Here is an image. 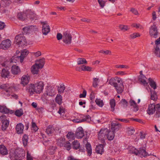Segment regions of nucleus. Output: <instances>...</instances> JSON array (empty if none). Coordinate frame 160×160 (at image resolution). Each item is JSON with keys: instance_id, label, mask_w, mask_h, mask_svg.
<instances>
[{"instance_id": "61", "label": "nucleus", "mask_w": 160, "mask_h": 160, "mask_svg": "<svg viewBox=\"0 0 160 160\" xmlns=\"http://www.w3.org/2000/svg\"><path fill=\"white\" fill-rule=\"evenodd\" d=\"M26 157L27 160H33V157L28 151L27 152Z\"/></svg>"}, {"instance_id": "20", "label": "nucleus", "mask_w": 160, "mask_h": 160, "mask_svg": "<svg viewBox=\"0 0 160 160\" xmlns=\"http://www.w3.org/2000/svg\"><path fill=\"white\" fill-rule=\"evenodd\" d=\"M1 76L4 78H8L10 76V72L7 69L4 68L2 70Z\"/></svg>"}, {"instance_id": "25", "label": "nucleus", "mask_w": 160, "mask_h": 160, "mask_svg": "<svg viewBox=\"0 0 160 160\" xmlns=\"http://www.w3.org/2000/svg\"><path fill=\"white\" fill-rule=\"evenodd\" d=\"M121 125L118 123H112L111 125V130L115 132V131H118L121 127Z\"/></svg>"}, {"instance_id": "23", "label": "nucleus", "mask_w": 160, "mask_h": 160, "mask_svg": "<svg viewBox=\"0 0 160 160\" xmlns=\"http://www.w3.org/2000/svg\"><path fill=\"white\" fill-rule=\"evenodd\" d=\"M41 68L39 67L35 64L33 65L31 67V72L34 74H38L39 70Z\"/></svg>"}, {"instance_id": "17", "label": "nucleus", "mask_w": 160, "mask_h": 160, "mask_svg": "<svg viewBox=\"0 0 160 160\" xmlns=\"http://www.w3.org/2000/svg\"><path fill=\"white\" fill-rule=\"evenodd\" d=\"M45 92L47 95L50 96H54L56 93L55 89L51 87H47Z\"/></svg>"}, {"instance_id": "56", "label": "nucleus", "mask_w": 160, "mask_h": 160, "mask_svg": "<svg viewBox=\"0 0 160 160\" xmlns=\"http://www.w3.org/2000/svg\"><path fill=\"white\" fill-rule=\"evenodd\" d=\"M41 135L42 136V138H43V144L45 145L46 146L47 145V143L49 141L48 140H47L45 136V135L43 134L42 133H40Z\"/></svg>"}, {"instance_id": "27", "label": "nucleus", "mask_w": 160, "mask_h": 160, "mask_svg": "<svg viewBox=\"0 0 160 160\" xmlns=\"http://www.w3.org/2000/svg\"><path fill=\"white\" fill-rule=\"evenodd\" d=\"M18 18L19 20L23 21L27 19V11L25 12L18 13Z\"/></svg>"}, {"instance_id": "3", "label": "nucleus", "mask_w": 160, "mask_h": 160, "mask_svg": "<svg viewBox=\"0 0 160 160\" xmlns=\"http://www.w3.org/2000/svg\"><path fill=\"white\" fill-rule=\"evenodd\" d=\"M29 53V52L27 49L23 50L21 51V55L20 56H15L12 57L11 62L16 63L17 61H19L22 63L24 58L26 57Z\"/></svg>"}, {"instance_id": "12", "label": "nucleus", "mask_w": 160, "mask_h": 160, "mask_svg": "<svg viewBox=\"0 0 160 160\" xmlns=\"http://www.w3.org/2000/svg\"><path fill=\"white\" fill-rule=\"evenodd\" d=\"M79 116V117H78V118L73 119L72 120L73 122H74L79 123L88 121L90 118V117L89 115L86 116L85 118H84L85 116L82 115H80Z\"/></svg>"}, {"instance_id": "10", "label": "nucleus", "mask_w": 160, "mask_h": 160, "mask_svg": "<svg viewBox=\"0 0 160 160\" xmlns=\"http://www.w3.org/2000/svg\"><path fill=\"white\" fill-rule=\"evenodd\" d=\"M72 37L70 33L68 32L63 33V41L66 44L69 45L71 44Z\"/></svg>"}, {"instance_id": "41", "label": "nucleus", "mask_w": 160, "mask_h": 160, "mask_svg": "<svg viewBox=\"0 0 160 160\" xmlns=\"http://www.w3.org/2000/svg\"><path fill=\"white\" fill-rule=\"evenodd\" d=\"M28 135H24L22 138V142L23 145L26 146L28 142Z\"/></svg>"}, {"instance_id": "34", "label": "nucleus", "mask_w": 160, "mask_h": 160, "mask_svg": "<svg viewBox=\"0 0 160 160\" xmlns=\"http://www.w3.org/2000/svg\"><path fill=\"white\" fill-rule=\"evenodd\" d=\"M7 150L5 147L3 145L0 146V153L2 155H5L8 154Z\"/></svg>"}, {"instance_id": "53", "label": "nucleus", "mask_w": 160, "mask_h": 160, "mask_svg": "<svg viewBox=\"0 0 160 160\" xmlns=\"http://www.w3.org/2000/svg\"><path fill=\"white\" fill-rule=\"evenodd\" d=\"M63 146L68 151L71 148V144L68 142H66L64 145Z\"/></svg>"}, {"instance_id": "55", "label": "nucleus", "mask_w": 160, "mask_h": 160, "mask_svg": "<svg viewBox=\"0 0 160 160\" xmlns=\"http://www.w3.org/2000/svg\"><path fill=\"white\" fill-rule=\"evenodd\" d=\"M140 34L138 33H134L131 34L130 35V37L132 39H134L137 37H139L140 36Z\"/></svg>"}, {"instance_id": "54", "label": "nucleus", "mask_w": 160, "mask_h": 160, "mask_svg": "<svg viewBox=\"0 0 160 160\" xmlns=\"http://www.w3.org/2000/svg\"><path fill=\"white\" fill-rule=\"evenodd\" d=\"M32 129L35 132L37 131L38 129L36 123L33 122V121L32 122Z\"/></svg>"}, {"instance_id": "52", "label": "nucleus", "mask_w": 160, "mask_h": 160, "mask_svg": "<svg viewBox=\"0 0 160 160\" xmlns=\"http://www.w3.org/2000/svg\"><path fill=\"white\" fill-rule=\"evenodd\" d=\"M67 137L69 139H73L75 138V136L73 133L69 132L67 135Z\"/></svg>"}, {"instance_id": "13", "label": "nucleus", "mask_w": 160, "mask_h": 160, "mask_svg": "<svg viewBox=\"0 0 160 160\" xmlns=\"http://www.w3.org/2000/svg\"><path fill=\"white\" fill-rule=\"evenodd\" d=\"M50 29L47 22L42 23V32L43 34L46 35L50 32Z\"/></svg>"}, {"instance_id": "64", "label": "nucleus", "mask_w": 160, "mask_h": 160, "mask_svg": "<svg viewBox=\"0 0 160 160\" xmlns=\"http://www.w3.org/2000/svg\"><path fill=\"white\" fill-rule=\"evenodd\" d=\"M156 111V114L155 116L156 118H159L160 117V107L158 108Z\"/></svg>"}, {"instance_id": "8", "label": "nucleus", "mask_w": 160, "mask_h": 160, "mask_svg": "<svg viewBox=\"0 0 160 160\" xmlns=\"http://www.w3.org/2000/svg\"><path fill=\"white\" fill-rule=\"evenodd\" d=\"M0 119L2 124V131H4L7 129L9 126V120L4 115L1 116L0 117Z\"/></svg>"}, {"instance_id": "62", "label": "nucleus", "mask_w": 160, "mask_h": 160, "mask_svg": "<svg viewBox=\"0 0 160 160\" xmlns=\"http://www.w3.org/2000/svg\"><path fill=\"white\" fill-rule=\"evenodd\" d=\"M132 26L137 28L142 29L143 28V27L138 23H134L132 24Z\"/></svg>"}, {"instance_id": "2", "label": "nucleus", "mask_w": 160, "mask_h": 160, "mask_svg": "<svg viewBox=\"0 0 160 160\" xmlns=\"http://www.w3.org/2000/svg\"><path fill=\"white\" fill-rule=\"evenodd\" d=\"M23 153L21 148L16 150L13 152H10L9 156L11 160H21L24 156Z\"/></svg>"}, {"instance_id": "21", "label": "nucleus", "mask_w": 160, "mask_h": 160, "mask_svg": "<svg viewBox=\"0 0 160 160\" xmlns=\"http://www.w3.org/2000/svg\"><path fill=\"white\" fill-rule=\"evenodd\" d=\"M105 143H102V144H100L97 145L96 148V152L98 153L102 154L104 152L103 148Z\"/></svg>"}, {"instance_id": "43", "label": "nucleus", "mask_w": 160, "mask_h": 160, "mask_svg": "<svg viewBox=\"0 0 160 160\" xmlns=\"http://www.w3.org/2000/svg\"><path fill=\"white\" fill-rule=\"evenodd\" d=\"M56 101L60 105L62 102V97L60 94H57L56 98Z\"/></svg>"}, {"instance_id": "58", "label": "nucleus", "mask_w": 160, "mask_h": 160, "mask_svg": "<svg viewBox=\"0 0 160 160\" xmlns=\"http://www.w3.org/2000/svg\"><path fill=\"white\" fill-rule=\"evenodd\" d=\"M98 2L101 7L103 8L105 5V1L104 0H98Z\"/></svg>"}, {"instance_id": "49", "label": "nucleus", "mask_w": 160, "mask_h": 160, "mask_svg": "<svg viewBox=\"0 0 160 160\" xmlns=\"http://www.w3.org/2000/svg\"><path fill=\"white\" fill-rule=\"evenodd\" d=\"M119 28L121 30L123 31H127L129 29V28L128 26L123 25H119Z\"/></svg>"}, {"instance_id": "11", "label": "nucleus", "mask_w": 160, "mask_h": 160, "mask_svg": "<svg viewBox=\"0 0 160 160\" xmlns=\"http://www.w3.org/2000/svg\"><path fill=\"white\" fill-rule=\"evenodd\" d=\"M11 46V42L9 39H7L2 41L0 45V48L6 50L9 48Z\"/></svg>"}, {"instance_id": "22", "label": "nucleus", "mask_w": 160, "mask_h": 160, "mask_svg": "<svg viewBox=\"0 0 160 160\" xmlns=\"http://www.w3.org/2000/svg\"><path fill=\"white\" fill-rule=\"evenodd\" d=\"M115 132L112 131H111L108 129L107 132H106L107 138L108 140L111 141L113 140L115 137Z\"/></svg>"}, {"instance_id": "59", "label": "nucleus", "mask_w": 160, "mask_h": 160, "mask_svg": "<svg viewBox=\"0 0 160 160\" xmlns=\"http://www.w3.org/2000/svg\"><path fill=\"white\" fill-rule=\"evenodd\" d=\"M151 99L155 100L157 98L156 93L155 92H151Z\"/></svg>"}, {"instance_id": "45", "label": "nucleus", "mask_w": 160, "mask_h": 160, "mask_svg": "<svg viewBox=\"0 0 160 160\" xmlns=\"http://www.w3.org/2000/svg\"><path fill=\"white\" fill-rule=\"evenodd\" d=\"M72 147L74 149H77L80 147V143L77 141H75L72 143Z\"/></svg>"}, {"instance_id": "19", "label": "nucleus", "mask_w": 160, "mask_h": 160, "mask_svg": "<svg viewBox=\"0 0 160 160\" xmlns=\"http://www.w3.org/2000/svg\"><path fill=\"white\" fill-rule=\"evenodd\" d=\"M29 79L30 77L29 75H23L21 78V84L25 86L28 83Z\"/></svg>"}, {"instance_id": "51", "label": "nucleus", "mask_w": 160, "mask_h": 160, "mask_svg": "<svg viewBox=\"0 0 160 160\" xmlns=\"http://www.w3.org/2000/svg\"><path fill=\"white\" fill-rule=\"evenodd\" d=\"M129 102L131 105L134 107L135 110L137 111L138 109L135 101L131 99L130 100Z\"/></svg>"}, {"instance_id": "18", "label": "nucleus", "mask_w": 160, "mask_h": 160, "mask_svg": "<svg viewBox=\"0 0 160 160\" xmlns=\"http://www.w3.org/2000/svg\"><path fill=\"white\" fill-rule=\"evenodd\" d=\"M137 156L140 157H145L149 155L146 152V151L143 148H140L139 150H138V152Z\"/></svg>"}, {"instance_id": "46", "label": "nucleus", "mask_w": 160, "mask_h": 160, "mask_svg": "<svg viewBox=\"0 0 160 160\" xmlns=\"http://www.w3.org/2000/svg\"><path fill=\"white\" fill-rule=\"evenodd\" d=\"M108 83L114 87L117 84L116 82L115 78H111L109 81Z\"/></svg>"}, {"instance_id": "50", "label": "nucleus", "mask_w": 160, "mask_h": 160, "mask_svg": "<svg viewBox=\"0 0 160 160\" xmlns=\"http://www.w3.org/2000/svg\"><path fill=\"white\" fill-rule=\"evenodd\" d=\"M154 53L157 57H159L160 56V49L159 46H156L155 47Z\"/></svg>"}, {"instance_id": "16", "label": "nucleus", "mask_w": 160, "mask_h": 160, "mask_svg": "<svg viewBox=\"0 0 160 160\" xmlns=\"http://www.w3.org/2000/svg\"><path fill=\"white\" fill-rule=\"evenodd\" d=\"M24 126L22 123H18L16 126V133L18 134H22L23 132Z\"/></svg>"}, {"instance_id": "38", "label": "nucleus", "mask_w": 160, "mask_h": 160, "mask_svg": "<svg viewBox=\"0 0 160 160\" xmlns=\"http://www.w3.org/2000/svg\"><path fill=\"white\" fill-rule=\"evenodd\" d=\"M77 62L78 65L87 63V61L84 58H79L77 59Z\"/></svg>"}, {"instance_id": "33", "label": "nucleus", "mask_w": 160, "mask_h": 160, "mask_svg": "<svg viewBox=\"0 0 160 160\" xmlns=\"http://www.w3.org/2000/svg\"><path fill=\"white\" fill-rule=\"evenodd\" d=\"M81 69L82 70L85 71H91L93 70L92 68L85 65H82L81 67Z\"/></svg>"}, {"instance_id": "63", "label": "nucleus", "mask_w": 160, "mask_h": 160, "mask_svg": "<svg viewBox=\"0 0 160 160\" xmlns=\"http://www.w3.org/2000/svg\"><path fill=\"white\" fill-rule=\"evenodd\" d=\"M99 53H103L106 55L110 54H111V52L110 51L108 50H107L106 51L101 50L99 51Z\"/></svg>"}, {"instance_id": "60", "label": "nucleus", "mask_w": 160, "mask_h": 160, "mask_svg": "<svg viewBox=\"0 0 160 160\" xmlns=\"http://www.w3.org/2000/svg\"><path fill=\"white\" fill-rule=\"evenodd\" d=\"M128 134L129 135H132L135 132V130L133 128H128L127 129Z\"/></svg>"}, {"instance_id": "36", "label": "nucleus", "mask_w": 160, "mask_h": 160, "mask_svg": "<svg viewBox=\"0 0 160 160\" xmlns=\"http://www.w3.org/2000/svg\"><path fill=\"white\" fill-rule=\"evenodd\" d=\"M96 104L100 107H102L104 105V102L102 100L96 98L95 100Z\"/></svg>"}, {"instance_id": "5", "label": "nucleus", "mask_w": 160, "mask_h": 160, "mask_svg": "<svg viewBox=\"0 0 160 160\" xmlns=\"http://www.w3.org/2000/svg\"><path fill=\"white\" fill-rule=\"evenodd\" d=\"M108 131V129L107 128H102L98 132V138L99 140L102 143H105V140L106 139V132Z\"/></svg>"}, {"instance_id": "14", "label": "nucleus", "mask_w": 160, "mask_h": 160, "mask_svg": "<svg viewBox=\"0 0 160 160\" xmlns=\"http://www.w3.org/2000/svg\"><path fill=\"white\" fill-rule=\"evenodd\" d=\"M84 136V133L82 128L79 127L76 130L75 137L78 139L82 138Z\"/></svg>"}, {"instance_id": "48", "label": "nucleus", "mask_w": 160, "mask_h": 160, "mask_svg": "<svg viewBox=\"0 0 160 160\" xmlns=\"http://www.w3.org/2000/svg\"><path fill=\"white\" fill-rule=\"evenodd\" d=\"M23 114V111L22 109L17 110L15 112V115L18 117L21 116Z\"/></svg>"}, {"instance_id": "47", "label": "nucleus", "mask_w": 160, "mask_h": 160, "mask_svg": "<svg viewBox=\"0 0 160 160\" xmlns=\"http://www.w3.org/2000/svg\"><path fill=\"white\" fill-rule=\"evenodd\" d=\"M110 104L111 108V111H114V107L116 105L115 100L114 99L111 100L110 102Z\"/></svg>"}, {"instance_id": "35", "label": "nucleus", "mask_w": 160, "mask_h": 160, "mask_svg": "<svg viewBox=\"0 0 160 160\" xmlns=\"http://www.w3.org/2000/svg\"><path fill=\"white\" fill-rule=\"evenodd\" d=\"M22 30V32L23 34H27L32 31V27H25L23 28Z\"/></svg>"}, {"instance_id": "4", "label": "nucleus", "mask_w": 160, "mask_h": 160, "mask_svg": "<svg viewBox=\"0 0 160 160\" xmlns=\"http://www.w3.org/2000/svg\"><path fill=\"white\" fill-rule=\"evenodd\" d=\"M15 87V85L13 83L9 84H3L0 85V89H5L6 93L5 94L7 97L10 96L12 90Z\"/></svg>"}, {"instance_id": "24", "label": "nucleus", "mask_w": 160, "mask_h": 160, "mask_svg": "<svg viewBox=\"0 0 160 160\" xmlns=\"http://www.w3.org/2000/svg\"><path fill=\"white\" fill-rule=\"evenodd\" d=\"M20 69L18 66L13 65L12 66L11 72L13 74L17 75L20 73Z\"/></svg>"}, {"instance_id": "44", "label": "nucleus", "mask_w": 160, "mask_h": 160, "mask_svg": "<svg viewBox=\"0 0 160 160\" xmlns=\"http://www.w3.org/2000/svg\"><path fill=\"white\" fill-rule=\"evenodd\" d=\"M65 112V108L62 106H61L59 107V110L58 112L62 116H63L64 115V113Z\"/></svg>"}, {"instance_id": "37", "label": "nucleus", "mask_w": 160, "mask_h": 160, "mask_svg": "<svg viewBox=\"0 0 160 160\" xmlns=\"http://www.w3.org/2000/svg\"><path fill=\"white\" fill-rule=\"evenodd\" d=\"M149 83L150 86L153 89H155L157 88V84L155 82L150 78L149 79Z\"/></svg>"}, {"instance_id": "1", "label": "nucleus", "mask_w": 160, "mask_h": 160, "mask_svg": "<svg viewBox=\"0 0 160 160\" xmlns=\"http://www.w3.org/2000/svg\"><path fill=\"white\" fill-rule=\"evenodd\" d=\"M44 86L43 82L42 81H40L34 84L29 85L27 87L26 90L31 94H32L34 92L39 94L42 92Z\"/></svg>"}, {"instance_id": "32", "label": "nucleus", "mask_w": 160, "mask_h": 160, "mask_svg": "<svg viewBox=\"0 0 160 160\" xmlns=\"http://www.w3.org/2000/svg\"><path fill=\"white\" fill-rule=\"evenodd\" d=\"M10 110L5 106H0V112L7 114L10 112Z\"/></svg>"}, {"instance_id": "39", "label": "nucleus", "mask_w": 160, "mask_h": 160, "mask_svg": "<svg viewBox=\"0 0 160 160\" xmlns=\"http://www.w3.org/2000/svg\"><path fill=\"white\" fill-rule=\"evenodd\" d=\"M57 144L60 147H63L65 144V139L63 138H61L57 141Z\"/></svg>"}, {"instance_id": "6", "label": "nucleus", "mask_w": 160, "mask_h": 160, "mask_svg": "<svg viewBox=\"0 0 160 160\" xmlns=\"http://www.w3.org/2000/svg\"><path fill=\"white\" fill-rule=\"evenodd\" d=\"M149 34L151 38H156L159 37V32L158 31L157 28L155 24L151 26L149 28Z\"/></svg>"}, {"instance_id": "15", "label": "nucleus", "mask_w": 160, "mask_h": 160, "mask_svg": "<svg viewBox=\"0 0 160 160\" xmlns=\"http://www.w3.org/2000/svg\"><path fill=\"white\" fill-rule=\"evenodd\" d=\"M27 19H36L38 18V17L36 14L30 10L27 11Z\"/></svg>"}, {"instance_id": "31", "label": "nucleus", "mask_w": 160, "mask_h": 160, "mask_svg": "<svg viewBox=\"0 0 160 160\" xmlns=\"http://www.w3.org/2000/svg\"><path fill=\"white\" fill-rule=\"evenodd\" d=\"M101 81V79L98 78H93L92 83L93 87L95 88L97 87Z\"/></svg>"}, {"instance_id": "29", "label": "nucleus", "mask_w": 160, "mask_h": 160, "mask_svg": "<svg viewBox=\"0 0 160 160\" xmlns=\"http://www.w3.org/2000/svg\"><path fill=\"white\" fill-rule=\"evenodd\" d=\"M114 87L118 93H121L123 91L124 86L122 83H121L119 85L117 84Z\"/></svg>"}, {"instance_id": "57", "label": "nucleus", "mask_w": 160, "mask_h": 160, "mask_svg": "<svg viewBox=\"0 0 160 160\" xmlns=\"http://www.w3.org/2000/svg\"><path fill=\"white\" fill-rule=\"evenodd\" d=\"M65 88L64 84H62L58 88V92H59L61 93H63Z\"/></svg>"}, {"instance_id": "9", "label": "nucleus", "mask_w": 160, "mask_h": 160, "mask_svg": "<svg viewBox=\"0 0 160 160\" xmlns=\"http://www.w3.org/2000/svg\"><path fill=\"white\" fill-rule=\"evenodd\" d=\"M160 108V104H158L155 105L153 104H151L148 106L147 110V113L149 115L153 114L158 108Z\"/></svg>"}, {"instance_id": "42", "label": "nucleus", "mask_w": 160, "mask_h": 160, "mask_svg": "<svg viewBox=\"0 0 160 160\" xmlns=\"http://www.w3.org/2000/svg\"><path fill=\"white\" fill-rule=\"evenodd\" d=\"M54 131V129L52 127L49 126L47 127L46 132L48 135H50Z\"/></svg>"}, {"instance_id": "7", "label": "nucleus", "mask_w": 160, "mask_h": 160, "mask_svg": "<svg viewBox=\"0 0 160 160\" xmlns=\"http://www.w3.org/2000/svg\"><path fill=\"white\" fill-rule=\"evenodd\" d=\"M14 42L19 46H22L27 43L25 37L22 35H18L15 37Z\"/></svg>"}, {"instance_id": "40", "label": "nucleus", "mask_w": 160, "mask_h": 160, "mask_svg": "<svg viewBox=\"0 0 160 160\" xmlns=\"http://www.w3.org/2000/svg\"><path fill=\"white\" fill-rule=\"evenodd\" d=\"M86 147L88 155H91L92 153V150L90 144L89 143H87L86 145Z\"/></svg>"}, {"instance_id": "28", "label": "nucleus", "mask_w": 160, "mask_h": 160, "mask_svg": "<svg viewBox=\"0 0 160 160\" xmlns=\"http://www.w3.org/2000/svg\"><path fill=\"white\" fill-rule=\"evenodd\" d=\"M35 64L42 68L44 64V59L42 58L37 60L35 61Z\"/></svg>"}, {"instance_id": "30", "label": "nucleus", "mask_w": 160, "mask_h": 160, "mask_svg": "<svg viewBox=\"0 0 160 160\" xmlns=\"http://www.w3.org/2000/svg\"><path fill=\"white\" fill-rule=\"evenodd\" d=\"M138 150L134 147L132 146L129 147L128 148V150L129 153L134 154L136 155L138 152Z\"/></svg>"}, {"instance_id": "26", "label": "nucleus", "mask_w": 160, "mask_h": 160, "mask_svg": "<svg viewBox=\"0 0 160 160\" xmlns=\"http://www.w3.org/2000/svg\"><path fill=\"white\" fill-rule=\"evenodd\" d=\"M140 74L139 77V81L144 85H147L148 83L146 81V78L142 74V71L140 72Z\"/></svg>"}]
</instances>
